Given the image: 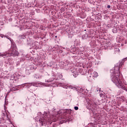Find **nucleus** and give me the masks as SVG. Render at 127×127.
<instances>
[{
	"instance_id": "obj_1",
	"label": "nucleus",
	"mask_w": 127,
	"mask_h": 127,
	"mask_svg": "<svg viewBox=\"0 0 127 127\" xmlns=\"http://www.w3.org/2000/svg\"><path fill=\"white\" fill-rule=\"evenodd\" d=\"M112 81L119 89H123L127 91L126 86H124V83H123V80L120 78V72L117 73L115 72L114 73L112 77Z\"/></svg>"
},
{
	"instance_id": "obj_2",
	"label": "nucleus",
	"mask_w": 127,
	"mask_h": 127,
	"mask_svg": "<svg viewBox=\"0 0 127 127\" xmlns=\"http://www.w3.org/2000/svg\"><path fill=\"white\" fill-rule=\"evenodd\" d=\"M16 46L13 44H12L11 45V52H10L9 53L11 54V56H13V57H15V56H18V54H19V53H18V52H17L16 51Z\"/></svg>"
},
{
	"instance_id": "obj_3",
	"label": "nucleus",
	"mask_w": 127,
	"mask_h": 127,
	"mask_svg": "<svg viewBox=\"0 0 127 127\" xmlns=\"http://www.w3.org/2000/svg\"><path fill=\"white\" fill-rule=\"evenodd\" d=\"M48 121V117L47 116H44L42 118H40L39 120V123L41 124V126H43V125L46 124V122Z\"/></svg>"
},
{
	"instance_id": "obj_4",
	"label": "nucleus",
	"mask_w": 127,
	"mask_h": 127,
	"mask_svg": "<svg viewBox=\"0 0 127 127\" xmlns=\"http://www.w3.org/2000/svg\"><path fill=\"white\" fill-rule=\"evenodd\" d=\"M125 61H126V60L124 59L122 62L120 63L119 66L118 67V71H120V68H122L123 65H124V63H125Z\"/></svg>"
},
{
	"instance_id": "obj_5",
	"label": "nucleus",
	"mask_w": 127,
	"mask_h": 127,
	"mask_svg": "<svg viewBox=\"0 0 127 127\" xmlns=\"http://www.w3.org/2000/svg\"><path fill=\"white\" fill-rule=\"evenodd\" d=\"M73 76L74 77V78H76L78 75H79V72H78L77 71H74L73 72Z\"/></svg>"
},
{
	"instance_id": "obj_6",
	"label": "nucleus",
	"mask_w": 127,
	"mask_h": 127,
	"mask_svg": "<svg viewBox=\"0 0 127 127\" xmlns=\"http://www.w3.org/2000/svg\"><path fill=\"white\" fill-rule=\"evenodd\" d=\"M98 76V72H97L96 71H94L93 73V76L94 77V78H97Z\"/></svg>"
},
{
	"instance_id": "obj_7",
	"label": "nucleus",
	"mask_w": 127,
	"mask_h": 127,
	"mask_svg": "<svg viewBox=\"0 0 127 127\" xmlns=\"http://www.w3.org/2000/svg\"><path fill=\"white\" fill-rule=\"evenodd\" d=\"M74 110H75V111H78V110H79V107L77 106L74 107Z\"/></svg>"
},
{
	"instance_id": "obj_8",
	"label": "nucleus",
	"mask_w": 127,
	"mask_h": 127,
	"mask_svg": "<svg viewBox=\"0 0 127 127\" xmlns=\"http://www.w3.org/2000/svg\"><path fill=\"white\" fill-rule=\"evenodd\" d=\"M6 55H7V54L4 53L3 54L1 55V56H2V57H3V56H6Z\"/></svg>"
},
{
	"instance_id": "obj_9",
	"label": "nucleus",
	"mask_w": 127,
	"mask_h": 127,
	"mask_svg": "<svg viewBox=\"0 0 127 127\" xmlns=\"http://www.w3.org/2000/svg\"><path fill=\"white\" fill-rule=\"evenodd\" d=\"M93 106H94V107H97V103L96 102H94Z\"/></svg>"
},
{
	"instance_id": "obj_10",
	"label": "nucleus",
	"mask_w": 127,
	"mask_h": 127,
	"mask_svg": "<svg viewBox=\"0 0 127 127\" xmlns=\"http://www.w3.org/2000/svg\"><path fill=\"white\" fill-rule=\"evenodd\" d=\"M107 8H111V5H108L107 6Z\"/></svg>"
},
{
	"instance_id": "obj_11",
	"label": "nucleus",
	"mask_w": 127,
	"mask_h": 127,
	"mask_svg": "<svg viewBox=\"0 0 127 127\" xmlns=\"http://www.w3.org/2000/svg\"><path fill=\"white\" fill-rule=\"evenodd\" d=\"M31 85H33V86H35V85H36V83H31Z\"/></svg>"
},
{
	"instance_id": "obj_12",
	"label": "nucleus",
	"mask_w": 127,
	"mask_h": 127,
	"mask_svg": "<svg viewBox=\"0 0 127 127\" xmlns=\"http://www.w3.org/2000/svg\"><path fill=\"white\" fill-rule=\"evenodd\" d=\"M125 60H127V57L124 59Z\"/></svg>"
},
{
	"instance_id": "obj_13",
	"label": "nucleus",
	"mask_w": 127,
	"mask_h": 127,
	"mask_svg": "<svg viewBox=\"0 0 127 127\" xmlns=\"http://www.w3.org/2000/svg\"><path fill=\"white\" fill-rule=\"evenodd\" d=\"M25 84H29V83H25Z\"/></svg>"
}]
</instances>
